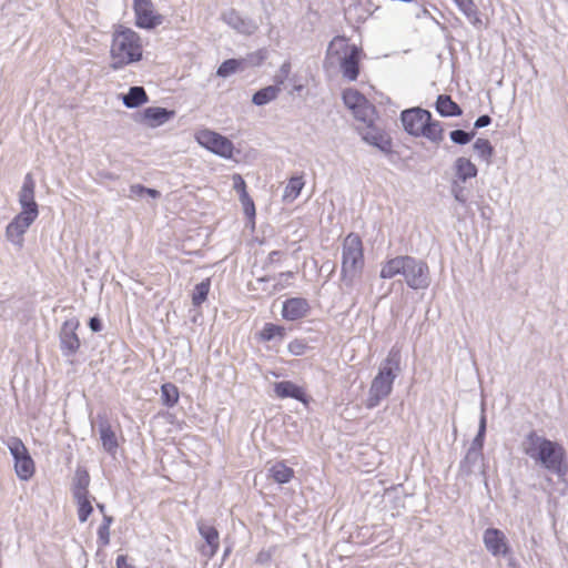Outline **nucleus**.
I'll use <instances>...</instances> for the list:
<instances>
[{
    "mask_svg": "<svg viewBox=\"0 0 568 568\" xmlns=\"http://www.w3.org/2000/svg\"><path fill=\"white\" fill-rule=\"evenodd\" d=\"M241 64L242 62L236 59L226 60L217 69V75L223 78L229 77L235 73L240 69Z\"/></svg>",
    "mask_w": 568,
    "mask_h": 568,
    "instance_id": "a19ab883",
    "label": "nucleus"
},
{
    "mask_svg": "<svg viewBox=\"0 0 568 568\" xmlns=\"http://www.w3.org/2000/svg\"><path fill=\"white\" fill-rule=\"evenodd\" d=\"M283 256V253L281 251H271L267 255L266 263L267 264H274L280 262L281 257Z\"/></svg>",
    "mask_w": 568,
    "mask_h": 568,
    "instance_id": "8fccbe9b",
    "label": "nucleus"
},
{
    "mask_svg": "<svg viewBox=\"0 0 568 568\" xmlns=\"http://www.w3.org/2000/svg\"><path fill=\"white\" fill-rule=\"evenodd\" d=\"M79 326L80 323L77 318L68 320L62 324L60 333L61 348L68 355L75 354L81 346L77 334Z\"/></svg>",
    "mask_w": 568,
    "mask_h": 568,
    "instance_id": "ddd939ff",
    "label": "nucleus"
},
{
    "mask_svg": "<svg viewBox=\"0 0 568 568\" xmlns=\"http://www.w3.org/2000/svg\"><path fill=\"white\" fill-rule=\"evenodd\" d=\"M148 102V94L142 87H132L123 97V103L128 108H138Z\"/></svg>",
    "mask_w": 568,
    "mask_h": 568,
    "instance_id": "c756f323",
    "label": "nucleus"
},
{
    "mask_svg": "<svg viewBox=\"0 0 568 568\" xmlns=\"http://www.w3.org/2000/svg\"><path fill=\"white\" fill-rule=\"evenodd\" d=\"M303 186L304 181L302 176L291 178L287 185L285 186L284 197L295 200L301 194Z\"/></svg>",
    "mask_w": 568,
    "mask_h": 568,
    "instance_id": "4c0bfd02",
    "label": "nucleus"
},
{
    "mask_svg": "<svg viewBox=\"0 0 568 568\" xmlns=\"http://www.w3.org/2000/svg\"><path fill=\"white\" fill-rule=\"evenodd\" d=\"M144 43L142 37L133 29L116 24L110 43V68L121 70L143 59Z\"/></svg>",
    "mask_w": 568,
    "mask_h": 568,
    "instance_id": "f03ea898",
    "label": "nucleus"
},
{
    "mask_svg": "<svg viewBox=\"0 0 568 568\" xmlns=\"http://www.w3.org/2000/svg\"><path fill=\"white\" fill-rule=\"evenodd\" d=\"M89 326L93 332H99L102 329V323L98 317L90 318Z\"/></svg>",
    "mask_w": 568,
    "mask_h": 568,
    "instance_id": "6e6d98bb",
    "label": "nucleus"
},
{
    "mask_svg": "<svg viewBox=\"0 0 568 568\" xmlns=\"http://www.w3.org/2000/svg\"><path fill=\"white\" fill-rule=\"evenodd\" d=\"M358 130L362 139L366 143L377 148L382 152L387 151L388 146H393L392 138L386 132L375 128L374 125H368Z\"/></svg>",
    "mask_w": 568,
    "mask_h": 568,
    "instance_id": "2eb2a0df",
    "label": "nucleus"
},
{
    "mask_svg": "<svg viewBox=\"0 0 568 568\" xmlns=\"http://www.w3.org/2000/svg\"><path fill=\"white\" fill-rule=\"evenodd\" d=\"M484 454L468 448L465 457L459 463V471L469 476L474 473L475 467L483 462Z\"/></svg>",
    "mask_w": 568,
    "mask_h": 568,
    "instance_id": "393cba45",
    "label": "nucleus"
},
{
    "mask_svg": "<svg viewBox=\"0 0 568 568\" xmlns=\"http://www.w3.org/2000/svg\"><path fill=\"white\" fill-rule=\"evenodd\" d=\"M356 120L363 122L365 126L373 125L375 118V106L367 100L361 106L353 110Z\"/></svg>",
    "mask_w": 568,
    "mask_h": 568,
    "instance_id": "2f4dec72",
    "label": "nucleus"
},
{
    "mask_svg": "<svg viewBox=\"0 0 568 568\" xmlns=\"http://www.w3.org/2000/svg\"><path fill=\"white\" fill-rule=\"evenodd\" d=\"M486 429H487V419L485 414V407L484 404L481 405V413L479 417V424H478V430L470 444V449L483 453L484 443H485V436H486Z\"/></svg>",
    "mask_w": 568,
    "mask_h": 568,
    "instance_id": "7c9ffc66",
    "label": "nucleus"
},
{
    "mask_svg": "<svg viewBox=\"0 0 568 568\" xmlns=\"http://www.w3.org/2000/svg\"><path fill=\"white\" fill-rule=\"evenodd\" d=\"M402 275L408 287L425 290L430 284L428 265L409 255H400L385 262L381 270L382 278H393Z\"/></svg>",
    "mask_w": 568,
    "mask_h": 568,
    "instance_id": "7ed1b4c3",
    "label": "nucleus"
},
{
    "mask_svg": "<svg viewBox=\"0 0 568 568\" xmlns=\"http://www.w3.org/2000/svg\"><path fill=\"white\" fill-rule=\"evenodd\" d=\"M146 187L141 184H133L130 186L131 196H142Z\"/></svg>",
    "mask_w": 568,
    "mask_h": 568,
    "instance_id": "864d4df0",
    "label": "nucleus"
},
{
    "mask_svg": "<svg viewBox=\"0 0 568 568\" xmlns=\"http://www.w3.org/2000/svg\"><path fill=\"white\" fill-rule=\"evenodd\" d=\"M144 194H148V195H150L152 197H159L160 196V192L159 191H156L154 189H149V187H146Z\"/></svg>",
    "mask_w": 568,
    "mask_h": 568,
    "instance_id": "4d7b16f0",
    "label": "nucleus"
},
{
    "mask_svg": "<svg viewBox=\"0 0 568 568\" xmlns=\"http://www.w3.org/2000/svg\"><path fill=\"white\" fill-rule=\"evenodd\" d=\"M280 92H281V88L278 85H275V84L267 85V87L256 91L253 94L251 102L256 105L267 104L271 101L275 100Z\"/></svg>",
    "mask_w": 568,
    "mask_h": 568,
    "instance_id": "a878e982",
    "label": "nucleus"
},
{
    "mask_svg": "<svg viewBox=\"0 0 568 568\" xmlns=\"http://www.w3.org/2000/svg\"><path fill=\"white\" fill-rule=\"evenodd\" d=\"M483 542L494 557H506L511 552L505 534L498 528H487L483 535Z\"/></svg>",
    "mask_w": 568,
    "mask_h": 568,
    "instance_id": "f8f14e48",
    "label": "nucleus"
},
{
    "mask_svg": "<svg viewBox=\"0 0 568 568\" xmlns=\"http://www.w3.org/2000/svg\"><path fill=\"white\" fill-rule=\"evenodd\" d=\"M254 255H255V260L257 261L258 253L254 252Z\"/></svg>",
    "mask_w": 568,
    "mask_h": 568,
    "instance_id": "e2e57ef3",
    "label": "nucleus"
},
{
    "mask_svg": "<svg viewBox=\"0 0 568 568\" xmlns=\"http://www.w3.org/2000/svg\"><path fill=\"white\" fill-rule=\"evenodd\" d=\"M200 535L204 538L205 545L202 546L201 552L204 556L213 557L220 548V536L217 529L205 521L197 523Z\"/></svg>",
    "mask_w": 568,
    "mask_h": 568,
    "instance_id": "4468645a",
    "label": "nucleus"
},
{
    "mask_svg": "<svg viewBox=\"0 0 568 568\" xmlns=\"http://www.w3.org/2000/svg\"><path fill=\"white\" fill-rule=\"evenodd\" d=\"M457 8L467 18L469 23L477 29L483 28V20L474 0H453Z\"/></svg>",
    "mask_w": 568,
    "mask_h": 568,
    "instance_id": "5701e85b",
    "label": "nucleus"
},
{
    "mask_svg": "<svg viewBox=\"0 0 568 568\" xmlns=\"http://www.w3.org/2000/svg\"><path fill=\"white\" fill-rule=\"evenodd\" d=\"M291 69L292 65L290 61H285L281 65L278 72L274 77L275 85H278L281 88V85L284 84L285 80H287L290 77Z\"/></svg>",
    "mask_w": 568,
    "mask_h": 568,
    "instance_id": "37998d69",
    "label": "nucleus"
},
{
    "mask_svg": "<svg viewBox=\"0 0 568 568\" xmlns=\"http://www.w3.org/2000/svg\"><path fill=\"white\" fill-rule=\"evenodd\" d=\"M435 109L445 118L460 116L463 114V109L448 94H439L437 97Z\"/></svg>",
    "mask_w": 568,
    "mask_h": 568,
    "instance_id": "4be33fe9",
    "label": "nucleus"
},
{
    "mask_svg": "<svg viewBox=\"0 0 568 568\" xmlns=\"http://www.w3.org/2000/svg\"><path fill=\"white\" fill-rule=\"evenodd\" d=\"M400 349L397 346H393L387 357L383 361L377 375L371 383L365 404L368 409L375 408L383 399L390 395L393 384L400 372Z\"/></svg>",
    "mask_w": 568,
    "mask_h": 568,
    "instance_id": "20e7f679",
    "label": "nucleus"
},
{
    "mask_svg": "<svg viewBox=\"0 0 568 568\" xmlns=\"http://www.w3.org/2000/svg\"><path fill=\"white\" fill-rule=\"evenodd\" d=\"M383 153L387 156L388 161L395 164L399 160V153L394 151L392 146H388L387 151H383Z\"/></svg>",
    "mask_w": 568,
    "mask_h": 568,
    "instance_id": "603ef678",
    "label": "nucleus"
},
{
    "mask_svg": "<svg viewBox=\"0 0 568 568\" xmlns=\"http://www.w3.org/2000/svg\"><path fill=\"white\" fill-rule=\"evenodd\" d=\"M175 115V111L166 110L160 106H149L142 112V122L151 128H156Z\"/></svg>",
    "mask_w": 568,
    "mask_h": 568,
    "instance_id": "f3484780",
    "label": "nucleus"
},
{
    "mask_svg": "<svg viewBox=\"0 0 568 568\" xmlns=\"http://www.w3.org/2000/svg\"><path fill=\"white\" fill-rule=\"evenodd\" d=\"M301 89H302V85L295 87V90H297V91L301 90Z\"/></svg>",
    "mask_w": 568,
    "mask_h": 568,
    "instance_id": "680f3d73",
    "label": "nucleus"
},
{
    "mask_svg": "<svg viewBox=\"0 0 568 568\" xmlns=\"http://www.w3.org/2000/svg\"><path fill=\"white\" fill-rule=\"evenodd\" d=\"M161 399L164 406L173 407L179 403V388L172 383H165L161 386Z\"/></svg>",
    "mask_w": 568,
    "mask_h": 568,
    "instance_id": "473e14b6",
    "label": "nucleus"
},
{
    "mask_svg": "<svg viewBox=\"0 0 568 568\" xmlns=\"http://www.w3.org/2000/svg\"><path fill=\"white\" fill-rule=\"evenodd\" d=\"M365 265L363 242L358 234L349 233L342 245L341 282L349 293Z\"/></svg>",
    "mask_w": 568,
    "mask_h": 568,
    "instance_id": "39448f33",
    "label": "nucleus"
},
{
    "mask_svg": "<svg viewBox=\"0 0 568 568\" xmlns=\"http://www.w3.org/2000/svg\"><path fill=\"white\" fill-rule=\"evenodd\" d=\"M39 211H21L14 219L8 224L6 229L7 239L16 244L18 247L23 246V235L29 226L37 220Z\"/></svg>",
    "mask_w": 568,
    "mask_h": 568,
    "instance_id": "9d476101",
    "label": "nucleus"
},
{
    "mask_svg": "<svg viewBox=\"0 0 568 568\" xmlns=\"http://www.w3.org/2000/svg\"><path fill=\"white\" fill-rule=\"evenodd\" d=\"M450 193L454 199L465 209V216L474 217V212L468 203L466 189L458 181H453L450 185Z\"/></svg>",
    "mask_w": 568,
    "mask_h": 568,
    "instance_id": "cd10ccee",
    "label": "nucleus"
},
{
    "mask_svg": "<svg viewBox=\"0 0 568 568\" xmlns=\"http://www.w3.org/2000/svg\"><path fill=\"white\" fill-rule=\"evenodd\" d=\"M491 123V118L488 114L478 116L474 123L475 129H483Z\"/></svg>",
    "mask_w": 568,
    "mask_h": 568,
    "instance_id": "de8ad7c7",
    "label": "nucleus"
},
{
    "mask_svg": "<svg viewBox=\"0 0 568 568\" xmlns=\"http://www.w3.org/2000/svg\"><path fill=\"white\" fill-rule=\"evenodd\" d=\"M341 51L345 52L341 58L342 74L348 81H355L359 74L362 49L355 44L349 47L344 37H335L328 44L327 55L339 54Z\"/></svg>",
    "mask_w": 568,
    "mask_h": 568,
    "instance_id": "423d86ee",
    "label": "nucleus"
},
{
    "mask_svg": "<svg viewBox=\"0 0 568 568\" xmlns=\"http://www.w3.org/2000/svg\"><path fill=\"white\" fill-rule=\"evenodd\" d=\"M473 148L479 159L485 161L487 164L491 163L495 150L489 140L479 138L475 141Z\"/></svg>",
    "mask_w": 568,
    "mask_h": 568,
    "instance_id": "72a5a7b5",
    "label": "nucleus"
},
{
    "mask_svg": "<svg viewBox=\"0 0 568 568\" xmlns=\"http://www.w3.org/2000/svg\"><path fill=\"white\" fill-rule=\"evenodd\" d=\"M477 209H478L483 220H485V221L491 220L493 209L488 204L477 203Z\"/></svg>",
    "mask_w": 568,
    "mask_h": 568,
    "instance_id": "49530a36",
    "label": "nucleus"
},
{
    "mask_svg": "<svg viewBox=\"0 0 568 568\" xmlns=\"http://www.w3.org/2000/svg\"><path fill=\"white\" fill-rule=\"evenodd\" d=\"M234 186L245 197V181L240 175H234Z\"/></svg>",
    "mask_w": 568,
    "mask_h": 568,
    "instance_id": "3c124183",
    "label": "nucleus"
},
{
    "mask_svg": "<svg viewBox=\"0 0 568 568\" xmlns=\"http://www.w3.org/2000/svg\"><path fill=\"white\" fill-rule=\"evenodd\" d=\"M475 131L467 132L462 129H457L449 133V139L455 144L466 145L475 138Z\"/></svg>",
    "mask_w": 568,
    "mask_h": 568,
    "instance_id": "58836bf2",
    "label": "nucleus"
},
{
    "mask_svg": "<svg viewBox=\"0 0 568 568\" xmlns=\"http://www.w3.org/2000/svg\"><path fill=\"white\" fill-rule=\"evenodd\" d=\"M36 182L31 173L26 174L22 187L19 192V203L21 211H39L34 200Z\"/></svg>",
    "mask_w": 568,
    "mask_h": 568,
    "instance_id": "a211bd4d",
    "label": "nucleus"
},
{
    "mask_svg": "<svg viewBox=\"0 0 568 568\" xmlns=\"http://www.w3.org/2000/svg\"><path fill=\"white\" fill-rule=\"evenodd\" d=\"M134 23L140 29H154L163 22L152 0H133Z\"/></svg>",
    "mask_w": 568,
    "mask_h": 568,
    "instance_id": "1a4fd4ad",
    "label": "nucleus"
},
{
    "mask_svg": "<svg viewBox=\"0 0 568 568\" xmlns=\"http://www.w3.org/2000/svg\"><path fill=\"white\" fill-rule=\"evenodd\" d=\"M271 560V552L270 551H261L256 557V562L258 564H267Z\"/></svg>",
    "mask_w": 568,
    "mask_h": 568,
    "instance_id": "5fc2aeb1",
    "label": "nucleus"
},
{
    "mask_svg": "<svg viewBox=\"0 0 568 568\" xmlns=\"http://www.w3.org/2000/svg\"><path fill=\"white\" fill-rule=\"evenodd\" d=\"M274 393L280 398H294L305 402V392L291 381H282L274 384Z\"/></svg>",
    "mask_w": 568,
    "mask_h": 568,
    "instance_id": "aec40b11",
    "label": "nucleus"
},
{
    "mask_svg": "<svg viewBox=\"0 0 568 568\" xmlns=\"http://www.w3.org/2000/svg\"><path fill=\"white\" fill-rule=\"evenodd\" d=\"M100 438L103 448L109 453H114L118 448V439L112 426L109 423L100 425Z\"/></svg>",
    "mask_w": 568,
    "mask_h": 568,
    "instance_id": "c85d7f7f",
    "label": "nucleus"
},
{
    "mask_svg": "<svg viewBox=\"0 0 568 568\" xmlns=\"http://www.w3.org/2000/svg\"><path fill=\"white\" fill-rule=\"evenodd\" d=\"M7 446L14 459V470L21 480H29L36 473V465L23 442L18 437L8 440Z\"/></svg>",
    "mask_w": 568,
    "mask_h": 568,
    "instance_id": "0eeeda50",
    "label": "nucleus"
},
{
    "mask_svg": "<svg viewBox=\"0 0 568 568\" xmlns=\"http://www.w3.org/2000/svg\"><path fill=\"white\" fill-rule=\"evenodd\" d=\"M268 55L267 49H260L251 53V65H260Z\"/></svg>",
    "mask_w": 568,
    "mask_h": 568,
    "instance_id": "a18cd8bd",
    "label": "nucleus"
},
{
    "mask_svg": "<svg viewBox=\"0 0 568 568\" xmlns=\"http://www.w3.org/2000/svg\"><path fill=\"white\" fill-rule=\"evenodd\" d=\"M116 568H134L132 564L129 561L128 556L120 555L116 558Z\"/></svg>",
    "mask_w": 568,
    "mask_h": 568,
    "instance_id": "09e8293b",
    "label": "nucleus"
},
{
    "mask_svg": "<svg viewBox=\"0 0 568 568\" xmlns=\"http://www.w3.org/2000/svg\"><path fill=\"white\" fill-rule=\"evenodd\" d=\"M286 335L285 328L281 325L266 323L264 327L255 334L260 342H272L273 346L280 345Z\"/></svg>",
    "mask_w": 568,
    "mask_h": 568,
    "instance_id": "6ab92c4d",
    "label": "nucleus"
},
{
    "mask_svg": "<svg viewBox=\"0 0 568 568\" xmlns=\"http://www.w3.org/2000/svg\"><path fill=\"white\" fill-rule=\"evenodd\" d=\"M254 217H255V206L253 201L251 200V227L254 226Z\"/></svg>",
    "mask_w": 568,
    "mask_h": 568,
    "instance_id": "13d9d810",
    "label": "nucleus"
},
{
    "mask_svg": "<svg viewBox=\"0 0 568 568\" xmlns=\"http://www.w3.org/2000/svg\"><path fill=\"white\" fill-rule=\"evenodd\" d=\"M75 500H77V505H78V516H79V520L81 523H84L88 520L89 516L92 514L93 511V507L91 505V501L89 499V495L84 496V495H80V493H77V497H74Z\"/></svg>",
    "mask_w": 568,
    "mask_h": 568,
    "instance_id": "c9c22d12",
    "label": "nucleus"
},
{
    "mask_svg": "<svg viewBox=\"0 0 568 568\" xmlns=\"http://www.w3.org/2000/svg\"><path fill=\"white\" fill-rule=\"evenodd\" d=\"M243 209H244V212L246 214H248V201H246L245 199H243Z\"/></svg>",
    "mask_w": 568,
    "mask_h": 568,
    "instance_id": "052dcab7",
    "label": "nucleus"
},
{
    "mask_svg": "<svg viewBox=\"0 0 568 568\" xmlns=\"http://www.w3.org/2000/svg\"><path fill=\"white\" fill-rule=\"evenodd\" d=\"M255 243H258L260 245L264 244L265 243V240H257V239H251V242H250V245H251V250L253 248L254 244Z\"/></svg>",
    "mask_w": 568,
    "mask_h": 568,
    "instance_id": "bf43d9fd",
    "label": "nucleus"
},
{
    "mask_svg": "<svg viewBox=\"0 0 568 568\" xmlns=\"http://www.w3.org/2000/svg\"><path fill=\"white\" fill-rule=\"evenodd\" d=\"M89 483H90L89 474L85 470L78 471L77 473V483L73 488V496L77 497V493H80V494L83 493L82 495H84V496L89 495V491H88Z\"/></svg>",
    "mask_w": 568,
    "mask_h": 568,
    "instance_id": "ea45409f",
    "label": "nucleus"
},
{
    "mask_svg": "<svg viewBox=\"0 0 568 568\" xmlns=\"http://www.w3.org/2000/svg\"><path fill=\"white\" fill-rule=\"evenodd\" d=\"M367 99L355 89H347L343 92V102L352 111L361 106Z\"/></svg>",
    "mask_w": 568,
    "mask_h": 568,
    "instance_id": "e433bc0d",
    "label": "nucleus"
},
{
    "mask_svg": "<svg viewBox=\"0 0 568 568\" xmlns=\"http://www.w3.org/2000/svg\"><path fill=\"white\" fill-rule=\"evenodd\" d=\"M306 348L307 345L302 339H294L288 344V352L295 356L304 355Z\"/></svg>",
    "mask_w": 568,
    "mask_h": 568,
    "instance_id": "c03bdc74",
    "label": "nucleus"
},
{
    "mask_svg": "<svg viewBox=\"0 0 568 568\" xmlns=\"http://www.w3.org/2000/svg\"><path fill=\"white\" fill-rule=\"evenodd\" d=\"M268 471L270 477L277 484H286L294 477V470L283 462L275 463Z\"/></svg>",
    "mask_w": 568,
    "mask_h": 568,
    "instance_id": "bb28decb",
    "label": "nucleus"
},
{
    "mask_svg": "<svg viewBox=\"0 0 568 568\" xmlns=\"http://www.w3.org/2000/svg\"><path fill=\"white\" fill-rule=\"evenodd\" d=\"M310 310L306 298L291 297L283 302L282 316L286 321H297L306 316Z\"/></svg>",
    "mask_w": 568,
    "mask_h": 568,
    "instance_id": "dca6fc26",
    "label": "nucleus"
},
{
    "mask_svg": "<svg viewBox=\"0 0 568 568\" xmlns=\"http://www.w3.org/2000/svg\"><path fill=\"white\" fill-rule=\"evenodd\" d=\"M419 136H424L433 143H440L444 138V129L439 121L433 120L426 121L423 130L419 131Z\"/></svg>",
    "mask_w": 568,
    "mask_h": 568,
    "instance_id": "b1692460",
    "label": "nucleus"
},
{
    "mask_svg": "<svg viewBox=\"0 0 568 568\" xmlns=\"http://www.w3.org/2000/svg\"><path fill=\"white\" fill-rule=\"evenodd\" d=\"M195 140L200 145L220 156L229 159L232 158L233 155V143L227 138L214 131H211L209 129L199 130L195 133Z\"/></svg>",
    "mask_w": 568,
    "mask_h": 568,
    "instance_id": "6e6552de",
    "label": "nucleus"
},
{
    "mask_svg": "<svg viewBox=\"0 0 568 568\" xmlns=\"http://www.w3.org/2000/svg\"><path fill=\"white\" fill-rule=\"evenodd\" d=\"M454 171L458 182H466L476 178L478 174L477 166L467 158L459 156L454 162Z\"/></svg>",
    "mask_w": 568,
    "mask_h": 568,
    "instance_id": "412c9836",
    "label": "nucleus"
},
{
    "mask_svg": "<svg viewBox=\"0 0 568 568\" xmlns=\"http://www.w3.org/2000/svg\"><path fill=\"white\" fill-rule=\"evenodd\" d=\"M211 290V280L205 278L199 283L192 293V304L196 307L201 306L207 298Z\"/></svg>",
    "mask_w": 568,
    "mask_h": 568,
    "instance_id": "f704fd0d",
    "label": "nucleus"
},
{
    "mask_svg": "<svg viewBox=\"0 0 568 568\" xmlns=\"http://www.w3.org/2000/svg\"><path fill=\"white\" fill-rule=\"evenodd\" d=\"M521 449L525 455L536 464L559 477L565 476L568 470L566 450L561 444L538 435L536 430L529 432L523 443Z\"/></svg>",
    "mask_w": 568,
    "mask_h": 568,
    "instance_id": "f257e3e1",
    "label": "nucleus"
},
{
    "mask_svg": "<svg viewBox=\"0 0 568 568\" xmlns=\"http://www.w3.org/2000/svg\"><path fill=\"white\" fill-rule=\"evenodd\" d=\"M112 518L109 516L104 517L103 524L98 529V537L102 546H106L110 541V525Z\"/></svg>",
    "mask_w": 568,
    "mask_h": 568,
    "instance_id": "79ce46f5",
    "label": "nucleus"
},
{
    "mask_svg": "<svg viewBox=\"0 0 568 568\" xmlns=\"http://www.w3.org/2000/svg\"><path fill=\"white\" fill-rule=\"evenodd\" d=\"M426 121H430V112L419 106L406 109L400 113L402 125L409 135L418 138Z\"/></svg>",
    "mask_w": 568,
    "mask_h": 568,
    "instance_id": "9b49d317",
    "label": "nucleus"
}]
</instances>
